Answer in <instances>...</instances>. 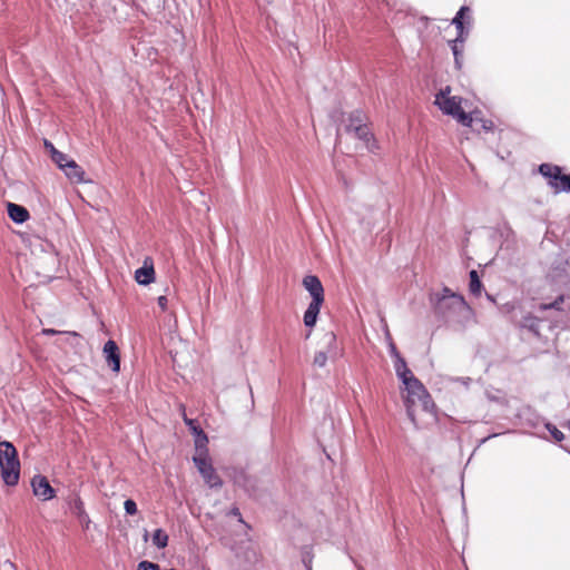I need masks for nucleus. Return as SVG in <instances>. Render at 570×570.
Listing matches in <instances>:
<instances>
[{
  "instance_id": "nucleus-1",
  "label": "nucleus",
  "mask_w": 570,
  "mask_h": 570,
  "mask_svg": "<svg viewBox=\"0 0 570 570\" xmlns=\"http://www.w3.org/2000/svg\"><path fill=\"white\" fill-rule=\"evenodd\" d=\"M431 303L435 314L449 324L464 327L473 317V311L463 296L448 287H444L441 293L431 295Z\"/></svg>"
},
{
  "instance_id": "nucleus-2",
  "label": "nucleus",
  "mask_w": 570,
  "mask_h": 570,
  "mask_svg": "<svg viewBox=\"0 0 570 570\" xmlns=\"http://www.w3.org/2000/svg\"><path fill=\"white\" fill-rule=\"evenodd\" d=\"M403 384L405 385V390L407 392V395L404 400L406 413L409 419L415 423L414 406L420 404L423 411L431 412L434 403L424 385L415 376H412Z\"/></svg>"
},
{
  "instance_id": "nucleus-3",
  "label": "nucleus",
  "mask_w": 570,
  "mask_h": 570,
  "mask_svg": "<svg viewBox=\"0 0 570 570\" xmlns=\"http://www.w3.org/2000/svg\"><path fill=\"white\" fill-rule=\"evenodd\" d=\"M1 476L7 485H16L20 476V462L13 444L8 441L0 442Z\"/></svg>"
},
{
  "instance_id": "nucleus-4",
  "label": "nucleus",
  "mask_w": 570,
  "mask_h": 570,
  "mask_svg": "<svg viewBox=\"0 0 570 570\" xmlns=\"http://www.w3.org/2000/svg\"><path fill=\"white\" fill-rule=\"evenodd\" d=\"M450 87L441 89L435 95L434 104L446 115L454 117L463 126L470 127L472 124V117L464 112L461 102L462 99L458 96L450 95Z\"/></svg>"
},
{
  "instance_id": "nucleus-5",
  "label": "nucleus",
  "mask_w": 570,
  "mask_h": 570,
  "mask_svg": "<svg viewBox=\"0 0 570 570\" xmlns=\"http://www.w3.org/2000/svg\"><path fill=\"white\" fill-rule=\"evenodd\" d=\"M321 350L315 353L313 364L324 367L330 358L337 355L336 336L333 332H326L320 341Z\"/></svg>"
},
{
  "instance_id": "nucleus-6",
  "label": "nucleus",
  "mask_w": 570,
  "mask_h": 570,
  "mask_svg": "<svg viewBox=\"0 0 570 570\" xmlns=\"http://www.w3.org/2000/svg\"><path fill=\"white\" fill-rule=\"evenodd\" d=\"M194 463L197 466L199 473L202 474L205 483L212 489H219L223 485V481L219 475L216 473L212 463L205 456H194Z\"/></svg>"
},
{
  "instance_id": "nucleus-7",
  "label": "nucleus",
  "mask_w": 570,
  "mask_h": 570,
  "mask_svg": "<svg viewBox=\"0 0 570 570\" xmlns=\"http://www.w3.org/2000/svg\"><path fill=\"white\" fill-rule=\"evenodd\" d=\"M354 119H356L358 122H357V126L355 127V134L353 136L355 138H357L360 141H362L363 145L370 151H374L376 149V144H375V140L373 139V135H372L370 128L364 122L365 115L362 111L356 110Z\"/></svg>"
},
{
  "instance_id": "nucleus-8",
  "label": "nucleus",
  "mask_w": 570,
  "mask_h": 570,
  "mask_svg": "<svg viewBox=\"0 0 570 570\" xmlns=\"http://www.w3.org/2000/svg\"><path fill=\"white\" fill-rule=\"evenodd\" d=\"M33 494L43 501L51 500L56 495L55 489L43 475H35L31 481Z\"/></svg>"
},
{
  "instance_id": "nucleus-9",
  "label": "nucleus",
  "mask_w": 570,
  "mask_h": 570,
  "mask_svg": "<svg viewBox=\"0 0 570 570\" xmlns=\"http://www.w3.org/2000/svg\"><path fill=\"white\" fill-rule=\"evenodd\" d=\"M539 173L549 178V186L558 194V188L561 185L562 174L561 167L551 164H541L539 166Z\"/></svg>"
},
{
  "instance_id": "nucleus-10",
  "label": "nucleus",
  "mask_w": 570,
  "mask_h": 570,
  "mask_svg": "<svg viewBox=\"0 0 570 570\" xmlns=\"http://www.w3.org/2000/svg\"><path fill=\"white\" fill-rule=\"evenodd\" d=\"M70 512L78 519L85 530H88L91 520L85 510L83 502L79 497H75L69 501Z\"/></svg>"
},
{
  "instance_id": "nucleus-11",
  "label": "nucleus",
  "mask_w": 570,
  "mask_h": 570,
  "mask_svg": "<svg viewBox=\"0 0 570 570\" xmlns=\"http://www.w3.org/2000/svg\"><path fill=\"white\" fill-rule=\"evenodd\" d=\"M305 289L311 294L312 301H324V288L315 275H307L303 279Z\"/></svg>"
},
{
  "instance_id": "nucleus-12",
  "label": "nucleus",
  "mask_w": 570,
  "mask_h": 570,
  "mask_svg": "<svg viewBox=\"0 0 570 570\" xmlns=\"http://www.w3.org/2000/svg\"><path fill=\"white\" fill-rule=\"evenodd\" d=\"M104 354L107 363L111 367L114 372H119L120 370V355L119 350L115 341L109 340L104 345Z\"/></svg>"
},
{
  "instance_id": "nucleus-13",
  "label": "nucleus",
  "mask_w": 570,
  "mask_h": 570,
  "mask_svg": "<svg viewBox=\"0 0 570 570\" xmlns=\"http://www.w3.org/2000/svg\"><path fill=\"white\" fill-rule=\"evenodd\" d=\"M65 166H67V167L63 168V174L70 180V183H72V184L90 183V180L86 178V171L75 160L70 161V164H65Z\"/></svg>"
},
{
  "instance_id": "nucleus-14",
  "label": "nucleus",
  "mask_w": 570,
  "mask_h": 570,
  "mask_svg": "<svg viewBox=\"0 0 570 570\" xmlns=\"http://www.w3.org/2000/svg\"><path fill=\"white\" fill-rule=\"evenodd\" d=\"M234 483L243 488L249 495H254L256 492V480L243 471L235 474Z\"/></svg>"
},
{
  "instance_id": "nucleus-15",
  "label": "nucleus",
  "mask_w": 570,
  "mask_h": 570,
  "mask_svg": "<svg viewBox=\"0 0 570 570\" xmlns=\"http://www.w3.org/2000/svg\"><path fill=\"white\" fill-rule=\"evenodd\" d=\"M7 210L8 216L17 224H22L29 218V212L21 205L8 203Z\"/></svg>"
},
{
  "instance_id": "nucleus-16",
  "label": "nucleus",
  "mask_w": 570,
  "mask_h": 570,
  "mask_svg": "<svg viewBox=\"0 0 570 570\" xmlns=\"http://www.w3.org/2000/svg\"><path fill=\"white\" fill-rule=\"evenodd\" d=\"M391 351H392V354L395 355V357H396V361H395L396 375L404 383L405 381H407L409 379H411L414 375L412 374L411 370L407 368L405 361L399 355V353L396 352V348L393 344L391 345Z\"/></svg>"
},
{
  "instance_id": "nucleus-17",
  "label": "nucleus",
  "mask_w": 570,
  "mask_h": 570,
  "mask_svg": "<svg viewBox=\"0 0 570 570\" xmlns=\"http://www.w3.org/2000/svg\"><path fill=\"white\" fill-rule=\"evenodd\" d=\"M324 301H312L304 313V324L307 327H313L316 324L321 306Z\"/></svg>"
},
{
  "instance_id": "nucleus-18",
  "label": "nucleus",
  "mask_w": 570,
  "mask_h": 570,
  "mask_svg": "<svg viewBox=\"0 0 570 570\" xmlns=\"http://www.w3.org/2000/svg\"><path fill=\"white\" fill-rule=\"evenodd\" d=\"M155 278V271L153 265L147 266L145 265L140 268H138L135 272V279L140 285H149L151 282H154Z\"/></svg>"
},
{
  "instance_id": "nucleus-19",
  "label": "nucleus",
  "mask_w": 570,
  "mask_h": 570,
  "mask_svg": "<svg viewBox=\"0 0 570 570\" xmlns=\"http://www.w3.org/2000/svg\"><path fill=\"white\" fill-rule=\"evenodd\" d=\"M450 47L452 50V53L454 56V65L458 69H461L463 63V48L464 45H461L458 40L450 41Z\"/></svg>"
},
{
  "instance_id": "nucleus-20",
  "label": "nucleus",
  "mask_w": 570,
  "mask_h": 570,
  "mask_svg": "<svg viewBox=\"0 0 570 570\" xmlns=\"http://www.w3.org/2000/svg\"><path fill=\"white\" fill-rule=\"evenodd\" d=\"M151 540L158 549H164L168 544V535L163 529L155 530Z\"/></svg>"
},
{
  "instance_id": "nucleus-21",
  "label": "nucleus",
  "mask_w": 570,
  "mask_h": 570,
  "mask_svg": "<svg viewBox=\"0 0 570 570\" xmlns=\"http://www.w3.org/2000/svg\"><path fill=\"white\" fill-rule=\"evenodd\" d=\"M185 422L190 428V430L194 432V434L196 435V445L197 446H200L202 443L207 442L206 434L202 431V429H199V426H197L194 423L193 420H189V419L185 417Z\"/></svg>"
},
{
  "instance_id": "nucleus-22",
  "label": "nucleus",
  "mask_w": 570,
  "mask_h": 570,
  "mask_svg": "<svg viewBox=\"0 0 570 570\" xmlns=\"http://www.w3.org/2000/svg\"><path fill=\"white\" fill-rule=\"evenodd\" d=\"M469 275H470L469 287H470L471 294L480 295L481 289H482V283L479 278L478 272L475 269H472Z\"/></svg>"
},
{
  "instance_id": "nucleus-23",
  "label": "nucleus",
  "mask_w": 570,
  "mask_h": 570,
  "mask_svg": "<svg viewBox=\"0 0 570 570\" xmlns=\"http://www.w3.org/2000/svg\"><path fill=\"white\" fill-rule=\"evenodd\" d=\"M51 160L62 171H63V168L67 167V166H65V164H70V161H73V159H70L66 154H63V153H61L59 150H53V155L51 156Z\"/></svg>"
},
{
  "instance_id": "nucleus-24",
  "label": "nucleus",
  "mask_w": 570,
  "mask_h": 570,
  "mask_svg": "<svg viewBox=\"0 0 570 570\" xmlns=\"http://www.w3.org/2000/svg\"><path fill=\"white\" fill-rule=\"evenodd\" d=\"M452 24H454V27L458 31V36L454 40H458L461 42V45H464L466 37H468V31L464 28V22L459 21V19H452Z\"/></svg>"
},
{
  "instance_id": "nucleus-25",
  "label": "nucleus",
  "mask_w": 570,
  "mask_h": 570,
  "mask_svg": "<svg viewBox=\"0 0 570 570\" xmlns=\"http://www.w3.org/2000/svg\"><path fill=\"white\" fill-rule=\"evenodd\" d=\"M471 10L466 6H462L459 11L456 12L455 17L453 19H459V21L468 22L471 21Z\"/></svg>"
},
{
  "instance_id": "nucleus-26",
  "label": "nucleus",
  "mask_w": 570,
  "mask_h": 570,
  "mask_svg": "<svg viewBox=\"0 0 570 570\" xmlns=\"http://www.w3.org/2000/svg\"><path fill=\"white\" fill-rule=\"evenodd\" d=\"M546 428L556 441L560 442L564 439V434L560 430H558L553 424L547 423Z\"/></svg>"
},
{
  "instance_id": "nucleus-27",
  "label": "nucleus",
  "mask_w": 570,
  "mask_h": 570,
  "mask_svg": "<svg viewBox=\"0 0 570 570\" xmlns=\"http://www.w3.org/2000/svg\"><path fill=\"white\" fill-rule=\"evenodd\" d=\"M355 118V111H353L350 116H348V122L345 125V131L347 134H351V135H354L355 134V127L357 126V120L354 119Z\"/></svg>"
},
{
  "instance_id": "nucleus-28",
  "label": "nucleus",
  "mask_w": 570,
  "mask_h": 570,
  "mask_svg": "<svg viewBox=\"0 0 570 570\" xmlns=\"http://www.w3.org/2000/svg\"><path fill=\"white\" fill-rule=\"evenodd\" d=\"M563 301H564L563 295H560L553 302H551L549 304H543L541 307L543 309H550V308L561 309V304L563 303Z\"/></svg>"
},
{
  "instance_id": "nucleus-29",
  "label": "nucleus",
  "mask_w": 570,
  "mask_h": 570,
  "mask_svg": "<svg viewBox=\"0 0 570 570\" xmlns=\"http://www.w3.org/2000/svg\"><path fill=\"white\" fill-rule=\"evenodd\" d=\"M124 508L127 514L134 515L137 513V504L134 500L127 499L124 503Z\"/></svg>"
},
{
  "instance_id": "nucleus-30",
  "label": "nucleus",
  "mask_w": 570,
  "mask_h": 570,
  "mask_svg": "<svg viewBox=\"0 0 570 570\" xmlns=\"http://www.w3.org/2000/svg\"><path fill=\"white\" fill-rule=\"evenodd\" d=\"M570 191V174L563 175L561 178V185L558 188V193Z\"/></svg>"
},
{
  "instance_id": "nucleus-31",
  "label": "nucleus",
  "mask_w": 570,
  "mask_h": 570,
  "mask_svg": "<svg viewBox=\"0 0 570 570\" xmlns=\"http://www.w3.org/2000/svg\"><path fill=\"white\" fill-rule=\"evenodd\" d=\"M137 570H159V566L149 561L139 562Z\"/></svg>"
},
{
  "instance_id": "nucleus-32",
  "label": "nucleus",
  "mask_w": 570,
  "mask_h": 570,
  "mask_svg": "<svg viewBox=\"0 0 570 570\" xmlns=\"http://www.w3.org/2000/svg\"><path fill=\"white\" fill-rule=\"evenodd\" d=\"M302 561L305 564L306 569L311 570L312 556H311L309 550H307V549L304 550V552L302 554Z\"/></svg>"
},
{
  "instance_id": "nucleus-33",
  "label": "nucleus",
  "mask_w": 570,
  "mask_h": 570,
  "mask_svg": "<svg viewBox=\"0 0 570 570\" xmlns=\"http://www.w3.org/2000/svg\"><path fill=\"white\" fill-rule=\"evenodd\" d=\"M470 381H471L470 377H460V379L459 377L458 379L450 377L449 379V382H460V383L464 384L465 386L469 385Z\"/></svg>"
},
{
  "instance_id": "nucleus-34",
  "label": "nucleus",
  "mask_w": 570,
  "mask_h": 570,
  "mask_svg": "<svg viewBox=\"0 0 570 570\" xmlns=\"http://www.w3.org/2000/svg\"><path fill=\"white\" fill-rule=\"evenodd\" d=\"M167 303H168V299L166 296H159L158 297V305L159 307L165 311L167 308Z\"/></svg>"
},
{
  "instance_id": "nucleus-35",
  "label": "nucleus",
  "mask_w": 570,
  "mask_h": 570,
  "mask_svg": "<svg viewBox=\"0 0 570 570\" xmlns=\"http://www.w3.org/2000/svg\"><path fill=\"white\" fill-rule=\"evenodd\" d=\"M524 326L529 327V330H531L532 332L538 333V324H537L535 320L531 318L530 323L529 324H524Z\"/></svg>"
},
{
  "instance_id": "nucleus-36",
  "label": "nucleus",
  "mask_w": 570,
  "mask_h": 570,
  "mask_svg": "<svg viewBox=\"0 0 570 570\" xmlns=\"http://www.w3.org/2000/svg\"><path fill=\"white\" fill-rule=\"evenodd\" d=\"M45 147L50 153V157L53 155V150H57L55 146L48 140H45Z\"/></svg>"
},
{
  "instance_id": "nucleus-37",
  "label": "nucleus",
  "mask_w": 570,
  "mask_h": 570,
  "mask_svg": "<svg viewBox=\"0 0 570 570\" xmlns=\"http://www.w3.org/2000/svg\"><path fill=\"white\" fill-rule=\"evenodd\" d=\"M61 332L59 331H56L53 328H43L42 330V334L43 335H56V334H60Z\"/></svg>"
},
{
  "instance_id": "nucleus-38",
  "label": "nucleus",
  "mask_w": 570,
  "mask_h": 570,
  "mask_svg": "<svg viewBox=\"0 0 570 570\" xmlns=\"http://www.w3.org/2000/svg\"><path fill=\"white\" fill-rule=\"evenodd\" d=\"M494 436H498V434H492V435H489L488 438H484L482 439V443H484L487 440L491 439V438H494Z\"/></svg>"
},
{
  "instance_id": "nucleus-39",
  "label": "nucleus",
  "mask_w": 570,
  "mask_h": 570,
  "mask_svg": "<svg viewBox=\"0 0 570 570\" xmlns=\"http://www.w3.org/2000/svg\"><path fill=\"white\" fill-rule=\"evenodd\" d=\"M66 334H69V335H72V336H78V334L76 332H65Z\"/></svg>"
},
{
  "instance_id": "nucleus-40",
  "label": "nucleus",
  "mask_w": 570,
  "mask_h": 570,
  "mask_svg": "<svg viewBox=\"0 0 570 570\" xmlns=\"http://www.w3.org/2000/svg\"><path fill=\"white\" fill-rule=\"evenodd\" d=\"M491 126H492V124H491V122H490V125L484 124V125H483V128H484V129H490V128H491Z\"/></svg>"
},
{
  "instance_id": "nucleus-41",
  "label": "nucleus",
  "mask_w": 570,
  "mask_h": 570,
  "mask_svg": "<svg viewBox=\"0 0 570 570\" xmlns=\"http://www.w3.org/2000/svg\"><path fill=\"white\" fill-rule=\"evenodd\" d=\"M144 539H145V541H147V539H148V532L147 531L144 534Z\"/></svg>"
},
{
  "instance_id": "nucleus-42",
  "label": "nucleus",
  "mask_w": 570,
  "mask_h": 570,
  "mask_svg": "<svg viewBox=\"0 0 570 570\" xmlns=\"http://www.w3.org/2000/svg\"><path fill=\"white\" fill-rule=\"evenodd\" d=\"M233 514H235V515H236V514H238V510H237V509H236V510H234V511H233Z\"/></svg>"
}]
</instances>
